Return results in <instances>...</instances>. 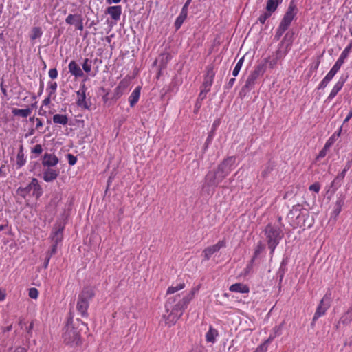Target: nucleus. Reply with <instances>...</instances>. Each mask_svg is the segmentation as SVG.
I'll return each instance as SVG.
<instances>
[{"mask_svg": "<svg viewBox=\"0 0 352 352\" xmlns=\"http://www.w3.org/2000/svg\"><path fill=\"white\" fill-rule=\"evenodd\" d=\"M82 69L85 72L89 73L91 69V60L85 58L82 64Z\"/></svg>", "mask_w": 352, "mask_h": 352, "instance_id": "e433bc0d", "label": "nucleus"}, {"mask_svg": "<svg viewBox=\"0 0 352 352\" xmlns=\"http://www.w3.org/2000/svg\"><path fill=\"white\" fill-rule=\"evenodd\" d=\"M331 80V79H330L327 76H326L323 80L320 82L319 86H318V89H324L325 88L328 83Z\"/></svg>", "mask_w": 352, "mask_h": 352, "instance_id": "79ce46f5", "label": "nucleus"}, {"mask_svg": "<svg viewBox=\"0 0 352 352\" xmlns=\"http://www.w3.org/2000/svg\"><path fill=\"white\" fill-rule=\"evenodd\" d=\"M331 144L329 142H327L324 146V148L320 151L318 158H322L327 155V151L329 148Z\"/></svg>", "mask_w": 352, "mask_h": 352, "instance_id": "ea45409f", "label": "nucleus"}, {"mask_svg": "<svg viewBox=\"0 0 352 352\" xmlns=\"http://www.w3.org/2000/svg\"><path fill=\"white\" fill-rule=\"evenodd\" d=\"M94 295V289L91 287H84L78 295L76 309L81 316L86 317L88 316L87 309L89 306V301Z\"/></svg>", "mask_w": 352, "mask_h": 352, "instance_id": "20e7f679", "label": "nucleus"}, {"mask_svg": "<svg viewBox=\"0 0 352 352\" xmlns=\"http://www.w3.org/2000/svg\"><path fill=\"white\" fill-rule=\"evenodd\" d=\"M32 192L31 182L25 187H19L16 192L21 197L25 198L28 194Z\"/></svg>", "mask_w": 352, "mask_h": 352, "instance_id": "c756f323", "label": "nucleus"}, {"mask_svg": "<svg viewBox=\"0 0 352 352\" xmlns=\"http://www.w3.org/2000/svg\"><path fill=\"white\" fill-rule=\"evenodd\" d=\"M243 61H244V57H242L237 62L236 65H235V67L232 71V75L234 76H236L239 74V73L241 70V68L243 65Z\"/></svg>", "mask_w": 352, "mask_h": 352, "instance_id": "473e14b6", "label": "nucleus"}, {"mask_svg": "<svg viewBox=\"0 0 352 352\" xmlns=\"http://www.w3.org/2000/svg\"><path fill=\"white\" fill-rule=\"evenodd\" d=\"M49 89H50V96H51L52 95H53L56 89H57V83L56 82H50V85H49Z\"/></svg>", "mask_w": 352, "mask_h": 352, "instance_id": "49530a36", "label": "nucleus"}, {"mask_svg": "<svg viewBox=\"0 0 352 352\" xmlns=\"http://www.w3.org/2000/svg\"><path fill=\"white\" fill-rule=\"evenodd\" d=\"M351 49H352V43H350L344 50L343 52H342L340 56L346 58L349 53L351 52Z\"/></svg>", "mask_w": 352, "mask_h": 352, "instance_id": "37998d69", "label": "nucleus"}, {"mask_svg": "<svg viewBox=\"0 0 352 352\" xmlns=\"http://www.w3.org/2000/svg\"><path fill=\"white\" fill-rule=\"evenodd\" d=\"M36 129H38L43 126V122L41 119L36 118Z\"/></svg>", "mask_w": 352, "mask_h": 352, "instance_id": "69168bd1", "label": "nucleus"}, {"mask_svg": "<svg viewBox=\"0 0 352 352\" xmlns=\"http://www.w3.org/2000/svg\"><path fill=\"white\" fill-rule=\"evenodd\" d=\"M42 34H43V32L40 27H34L32 28L30 38L32 40H35V39L41 37Z\"/></svg>", "mask_w": 352, "mask_h": 352, "instance_id": "2f4dec72", "label": "nucleus"}, {"mask_svg": "<svg viewBox=\"0 0 352 352\" xmlns=\"http://www.w3.org/2000/svg\"><path fill=\"white\" fill-rule=\"evenodd\" d=\"M64 228L60 225L55 226L53 228V231L50 235V239L53 244L58 245L63 240V232Z\"/></svg>", "mask_w": 352, "mask_h": 352, "instance_id": "ddd939ff", "label": "nucleus"}, {"mask_svg": "<svg viewBox=\"0 0 352 352\" xmlns=\"http://www.w3.org/2000/svg\"><path fill=\"white\" fill-rule=\"evenodd\" d=\"M65 23L69 25H74L76 30H83V18L80 14H69L65 19Z\"/></svg>", "mask_w": 352, "mask_h": 352, "instance_id": "1a4fd4ad", "label": "nucleus"}, {"mask_svg": "<svg viewBox=\"0 0 352 352\" xmlns=\"http://www.w3.org/2000/svg\"><path fill=\"white\" fill-rule=\"evenodd\" d=\"M191 1L192 0H187L182 10L188 12V8Z\"/></svg>", "mask_w": 352, "mask_h": 352, "instance_id": "13d9d810", "label": "nucleus"}, {"mask_svg": "<svg viewBox=\"0 0 352 352\" xmlns=\"http://www.w3.org/2000/svg\"><path fill=\"white\" fill-rule=\"evenodd\" d=\"M235 162V157H228L223 160L216 169L209 171L205 177L202 191L208 195L212 193L214 188L217 187L230 173Z\"/></svg>", "mask_w": 352, "mask_h": 352, "instance_id": "f03ea898", "label": "nucleus"}, {"mask_svg": "<svg viewBox=\"0 0 352 352\" xmlns=\"http://www.w3.org/2000/svg\"><path fill=\"white\" fill-rule=\"evenodd\" d=\"M264 250V246L261 244V243H260L255 251H254V256L252 257V260H251V263H253L254 259L260 254V253Z\"/></svg>", "mask_w": 352, "mask_h": 352, "instance_id": "4c0bfd02", "label": "nucleus"}, {"mask_svg": "<svg viewBox=\"0 0 352 352\" xmlns=\"http://www.w3.org/2000/svg\"><path fill=\"white\" fill-rule=\"evenodd\" d=\"M32 110L30 108L21 109H13L12 113L14 116H21L22 118H27L30 115Z\"/></svg>", "mask_w": 352, "mask_h": 352, "instance_id": "b1692460", "label": "nucleus"}, {"mask_svg": "<svg viewBox=\"0 0 352 352\" xmlns=\"http://www.w3.org/2000/svg\"><path fill=\"white\" fill-rule=\"evenodd\" d=\"M185 287V283H179V284H177L176 286H171V287H169L167 289V294L169 295V294H173L175 292H177V291L180 290V289H182Z\"/></svg>", "mask_w": 352, "mask_h": 352, "instance_id": "7c9ffc66", "label": "nucleus"}, {"mask_svg": "<svg viewBox=\"0 0 352 352\" xmlns=\"http://www.w3.org/2000/svg\"><path fill=\"white\" fill-rule=\"evenodd\" d=\"M43 148L41 144H36L32 149V152L36 154H41Z\"/></svg>", "mask_w": 352, "mask_h": 352, "instance_id": "5fc2aeb1", "label": "nucleus"}, {"mask_svg": "<svg viewBox=\"0 0 352 352\" xmlns=\"http://www.w3.org/2000/svg\"><path fill=\"white\" fill-rule=\"evenodd\" d=\"M218 336V331L212 328V327H210L208 331L206 333V339L208 342L214 343L216 340V337Z\"/></svg>", "mask_w": 352, "mask_h": 352, "instance_id": "393cba45", "label": "nucleus"}, {"mask_svg": "<svg viewBox=\"0 0 352 352\" xmlns=\"http://www.w3.org/2000/svg\"><path fill=\"white\" fill-rule=\"evenodd\" d=\"M79 325L87 328V324L80 320H77L76 323L68 322L63 334V342L66 344L76 346L81 344L80 332L77 330Z\"/></svg>", "mask_w": 352, "mask_h": 352, "instance_id": "7ed1b4c3", "label": "nucleus"}, {"mask_svg": "<svg viewBox=\"0 0 352 352\" xmlns=\"http://www.w3.org/2000/svg\"><path fill=\"white\" fill-rule=\"evenodd\" d=\"M32 195L38 199L43 194V190L36 178H32L31 181Z\"/></svg>", "mask_w": 352, "mask_h": 352, "instance_id": "dca6fc26", "label": "nucleus"}, {"mask_svg": "<svg viewBox=\"0 0 352 352\" xmlns=\"http://www.w3.org/2000/svg\"><path fill=\"white\" fill-rule=\"evenodd\" d=\"M50 95L48 96V97H47L46 98L44 99V100L43 101V105H48L50 103Z\"/></svg>", "mask_w": 352, "mask_h": 352, "instance_id": "338daca9", "label": "nucleus"}, {"mask_svg": "<svg viewBox=\"0 0 352 352\" xmlns=\"http://www.w3.org/2000/svg\"><path fill=\"white\" fill-rule=\"evenodd\" d=\"M340 67H341L340 65L335 63L334 65L333 66V67L331 69V70L336 74L339 71Z\"/></svg>", "mask_w": 352, "mask_h": 352, "instance_id": "bf43d9fd", "label": "nucleus"}, {"mask_svg": "<svg viewBox=\"0 0 352 352\" xmlns=\"http://www.w3.org/2000/svg\"><path fill=\"white\" fill-rule=\"evenodd\" d=\"M344 82H345V80L344 79H340L336 83V85H334V87H333L328 98L329 99H332L341 90V89L342 88L344 84Z\"/></svg>", "mask_w": 352, "mask_h": 352, "instance_id": "4be33fe9", "label": "nucleus"}, {"mask_svg": "<svg viewBox=\"0 0 352 352\" xmlns=\"http://www.w3.org/2000/svg\"><path fill=\"white\" fill-rule=\"evenodd\" d=\"M25 163V159L24 157L23 147V145H21L16 157V165L19 168H21Z\"/></svg>", "mask_w": 352, "mask_h": 352, "instance_id": "cd10ccee", "label": "nucleus"}, {"mask_svg": "<svg viewBox=\"0 0 352 352\" xmlns=\"http://www.w3.org/2000/svg\"><path fill=\"white\" fill-rule=\"evenodd\" d=\"M265 235L267 240L268 248L271 250V254L274 252L276 247L283 236L282 230L278 227L268 225L265 228Z\"/></svg>", "mask_w": 352, "mask_h": 352, "instance_id": "39448f33", "label": "nucleus"}, {"mask_svg": "<svg viewBox=\"0 0 352 352\" xmlns=\"http://www.w3.org/2000/svg\"><path fill=\"white\" fill-rule=\"evenodd\" d=\"M14 352H28V351L24 347L19 346L16 348Z\"/></svg>", "mask_w": 352, "mask_h": 352, "instance_id": "0e129e2a", "label": "nucleus"}, {"mask_svg": "<svg viewBox=\"0 0 352 352\" xmlns=\"http://www.w3.org/2000/svg\"><path fill=\"white\" fill-rule=\"evenodd\" d=\"M0 87H1V90L3 93V94L6 96H7V91H6V89L3 86V81L1 82V85H0Z\"/></svg>", "mask_w": 352, "mask_h": 352, "instance_id": "e2e57ef3", "label": "nucleus"}, {"mask_svg": "<svg viewBox=\"0 0 352 352\" xmlns=\"http://www.w3.org/2000/svg\"><path fill=\"white\" fill-rule=\"evenodd\" d=\"M287 29L280 25L278 26V29L276 30V34L274 35V40L278 41L283 33L287 30Z\"/></svg>", "mask_w": 352, "mask_h": 352, "instance_id": "f704fd0d", "label": "nucleus"}, {"mask_svg": "<svg viewBox=\"0 0 352 352\" xmlns=\"http://www.w3.org/2000/svg\"><path fill=\"white\" fill-rule=\"evenodd\" d=\"M140 87H136L129 96V100L131 107H133L138 102L140 96Z\"/></svg>", "mask_w": 352, "mask_h": 352, "instance_id": "412c9836", "label": "nucleus"}, {"mask_svg": "<svg viewBox=\"0 0 352 352\" xmlns=\"http://www.w3.org/2000/svg\"><path fill=\"white\" fill-rule=\"evenodd\" d=\"M267 349V346L266 345V343H263L256 348L254 352H265Z\"/></svg>", "mask_w": 352, "mask_h": 352, "instance_id": "603ef678", "label": "nucleus"}, {"mask_svg": "<svg viewBox=\"0 0 352 352\" xmlns=\"http://www.w3.org/2000/svg\"><path fill=\"white\" fill-rule=\"evenodd\" d=\"M68 68L69 72L76 77H82L84 75L82 70L74 60L69 63Z\"/></svg>", "mask_w": 352, "mask_h": 352, "instance_id": "a211bd4d", "label": "nucleus"}, {"mask_svg": "<svg viewBox=\"0 0 352 352\" xmlns=\"http://www.w3.org/2000/svg\"><path fill=\"white\" fill-rule=\"evenodd\" d=\"M38 295V292L36 288L32 287L29 289V296L31 298L36 299Z\"/></svg>", "mask_w": 352, "mask_h": 352, "instance_id": "c03bdc74", "label": "nucleus"}, {"mask_svg": "<svg viewBox=\"0 0 352 352\" xmlns=\"http://www.w3.org/2000/svg\"><path fill=\"white\" fill-rule=\"evenodd\" d=\"M309 189L311 191H314L315 192H318L320 191V185L319 184V183L316 182V183L311 184L309 187Z\"/></svg>", "mask_w": 352, "mask_h": 352, "instance_id": "de8ad7c7", "label": "nucleus"}, {"mask_svg": "<svg viewBox=\"0 0 352 352\" xmlns=\"http://www.w3.org/2000/svg\"><path fill=\"white\" fill-rule=\"evenodd\" d=\"M344 60H345L344 58L340 56L339 58L337 60L336 63L341 67L342 65V64L344 63Z\"/></svg>", "mask_w": 352, "mask_h": 352, "instance_id": "052dcab7", "label": "nucleus"}, {"mask_svg": "<svg viewBox=\"0 0 352 352\" xmlns=\"http://www.w3.org/2000/svg\"><path fill=\"white\" fill-rule=\"evenodd\" d=\"M234 82H235L234 78H232L231 79H230L228 83L226 85V88L230 89L233 86Z\"/></svg>", "mask_w": 352, "mask_h": 352, "instance_id": "4d7b16f0", "label": "nucleus"}, {"mask_svg": "<svg viewBox=\"0 0 352 352\" xmlns=\"http://www.w3.org/2000/svg\"><path fill=\"white\" fill-rule=\"evenodd\" d=\"M300 211V205L293 206L292 209L289 211V215L298 214Z\"/></svg>", "mask_w": 352, "mask_h": 352, "instance_id": "8fccbe9b", "label": "nucleus"}, {"mask_svg": "<svg viewBox=\"0 0 352 352\" xmlns=\"http://www.w3.org/2000/svg\"><path fill=\"white\" fill-rule=\"evenodd\" d=\"M53 122L54 124H60L62 125H66L68 123V118L66 115L63 114H55L53 116Z\"/></svg>", "mask_w": 352, "mask_h": 352, "instance_id": "a878e982", "label": "nucleus"}, {"mask_svg": "<svg viewBox=\"0 0 352 352\" xmlns=\"http://www.w3.org/2000/svg\"><path fill=\"white\" fill-rule=\"evenodd\" d=\"M58 163V157L52 154L45 153L43 156L42 164L44 166H54Z\"/></svg>", "mask_w": 352, "mask_h": 352, "instance_id": "2eb2a0df", "label": "nucleus"}, {"mask_svg": "<svg viewBox=\"0 0 352 352\" xmlns=\"http://www.w3.org/2000/svg\"><path fill=\"white\" fill-rule=\"evenodd\" d=\"M198 288H193L186 296L181 298L179 295L169 296L165 304L166 314L163 315L165 323L168 327L174 325L183 315L184 310L194 298Z\"/></svg>", "mask_w": 352, "mask_h": 352, "instance_id": "f257e3e1", "label": "nucleus"}, {"mask_svg": "<svg viewBox=\"0 0 352 352\" xmlns=\"http://www.w3.org/2000/svg\"><path fill=\"white\" fill-rule=\"evenodd\" d=\"M106 13L109 14L112 19L117 21L120 19L122 8L120 6L108 7L106 10Z\"/></svg>", "mask_w": 352, "mask_h": 352, "instance_id": "4468645a", "label": "nucleus"}, {"mask_svg": "<svg viewBox=\"0 0 352 352\" xmlns=\"http://www.w3.org/2000/svg\"><path fill=\"white\" fill-rule=\"evenodd\" d=\"M50 258H51V257L46 256L45 261H44V263H43L44 268L46 269L47 267Z\"/></svg>", "mask_w": 352, "mask_h": 352, "instance_id": "680f3d73", "label": "nucleus"}, {"mask_svg": "<svg viewBox=\"0 0 352 352\" xmlns=\"http://www.w3.org/2000/svg\"><path fill=\"white\" fill-rule=\"evenodd\" d=\"M67 159H68V163L71 166L74 165L76 163V162H77L76 157L73 155H72V154H68L67 155Z\"/></svg>", "mask_w": 352, "mask_h": 352, "instance_id": "09e8293b", "label": "nucleus"}, {"mask_svg": "<svg viewBox=\"0 0 352 352\" xmlns=\"http://www.w3.org/2000/svg\"><path fill=\"white\" fill-rule=\"evenodd\" d=\"M230 291L239 292V293H248L250 291L249 287L245 284L237 283L232 285L230 288Z\"/></svg>", "mask_w": 352, "mask_h": 352, "instance_id": "aec40b11", "label": "nucleus"}, {"mask_svg": "<svg viewBox=\"0 0 352 352\" xmlns=\"http://www.w3.org/2000/svg\"><path fill=\"white\" fill-rule=\"evenodd\" d=\"M160 58L162 63H166L170 59V56L168 54H163L160 55Z\"/></svg>", "mask_w": 352, "mask_h": 352, "instance_id": "864d4df0", "label": "nucleus"}, {"mask_svg": "<svg viewBox=\"0 0 352 352\" xmlns=\"http://www.w3.org/2000/svg\"><path fill=\"white\" fill-rule=\"evenodd\" d=\"M293 41H294V32H288L285 34V35L284 36L283 40L281 41V42L279 45L289 50L292 45Z\"/></svg>", "mask_w": 352, "mask_h": 352, "instance_id": "f3484780", "label": "nucleus"}, {"mask_svg": "<svg viewBox=\"0 0 352 352\" xmlns=\"http://www.w3.org/2000/svg\"><path fill=\"white\" fill-rule=\"evenodd\" d=\"M296 6H294L293 3H290L287 12L281 20L280 25L288 29L296 14Z\"/></svg>", "mask_w": 352, "mask_h": 352, "instance_id": "6e6552de", "label": "nucleus"}, {"mask_svg": "<svg viewBox=\"0 0 352 352\" xmlns=\"http://www.w3.org/2000/svg\"><path fill=\"white\" fill-rule=\"evenodd\" d=\"M289 50L282 47L281 45H278V48L276 52L274 60H273V64H276L278 60H281L285 57V56L287 54Z\"/></svg>", "mask_w": 352, "mask_h": 352, "instance_id": "5701e85b", "label": "nucleus"}, {"mask_svg": "<svg viewBox=\"0 0 352 352\" xmlns=\"http://www.w3.org/2000/svg\"><path fill=\"white\" fill-rule=\"evenodd\" d=\"M342 320L344 324H349L352 320V307L342 317Z\"/></svg>", "mask_w": 352, "mask_h": 352, "instance_id": "72a5a7b5", "label": "nucleus"}, {"mask_svg": "<svg viewBox=\"0 0 352 352\" xmlns=\"http://www.w3.org/2000/svg\"><path fill=\"white\" fill-rule=\"evenodd\" d=\"M331 305V294H326L320 302L318 306L315 314L313 318L311 324L322 316L324 315L326 311L330 307Z\"/></svg>", "mask_w": 352, "mask_h": 352, "instance_id": "0eeeda50", "label": "nucleus"}, {"mask_svg": "<svg viewBox=\"0 0 352 352\" xmlns=\"http://www.w3.org/2000/svg\"><path fill=\"white\" fill-rule=\"evenodd\" d=\"M188 12L182 10L179 15L176 19L175 22V27L176 30H178L182 26V23L187 17Z\"/></svg>", "mask_w": 352, "mask_h": 352, "instance_id": "bb28decb", "label": "nucleus"}, {"mask_svg": "<svg viewBox=\"0 0 352 352\" xmlns=\"http://www.w3.org/2000/svg\"><path fill=\"white\" fill-rule=\"evenodd\" d=\"M343 205H344V201L342 199H339L336 201V208H335V211H334L336 214H338L340 212Z\"/></svg>", "mask_w": 352, "mask_h": 352, "instance_id": "a19ab883", "label": "nucleus"}, {"mask_svg": "<svg viewBox=\"0 0 352 352\" xmlns=\"http://www.w3.org/2000/svg\"><path fill=\"white\" fill-rule=\"evenodd\" d=\"M273 170V165L269 162L267 163L263 170H262L261 172V175L263 177H265L268 175V174Z\"/></svg>", "mask_w": 352, "mask_h": 352, "instance_id": "c9c22d12", "label": "nucleus"}, {"mask_svg": "<svg viewBox=\"0 0 352 352\" xmlns=\"http://www.w3.org/2000/svg\"><path fill=\"white\" fill-rule=\"evenodd\" d=\"M347 171L346 168H344L341 173L338 175V177L343 179L345 177L346 173Z\"/></svg>", "mask_w": 352, "mask_h": 352, "instance_id": "774afa93", "label": "nucleus"}, {"mask_svg": "<svg viewBox=\"0 0 352 352\" xmlns=\"http://www.w3.org/2000/svg\"><path fill=\"white\" fill-rule=\"evenodd\" d=\"M49 76L52 79L56 78L58 76V71L56 68L50 69L49 71Z\"/></svg>", "mask_w": 352, "mask_h": 352, "instance_id": "3c124183", "label": "nucleus"}, {"mask_svg": "<svg viewBox=\"0 0 352 352\" xmlns=\"http://www.w3.org/2000/svg\"><path fill=\"white\" fill-rule=\"evenodd\" d=\"M214 76V72L213 70L212 66L207 67V74L205 76L204 81L202 85V89L205 90V91H209L210 86L212 84L213 78Z\"/></svg>", "mask_w": 352, "mask_h": 352, "instance_id": "f8f14e48", "label": "nucleus"}, {"mask_svg": "<svg viewBox=\"0 0 352 352\" xmlns=\"http://www.w3.org/2000/svg\"><path fill=\"white\" fill-rule=\"evenodd\" d=\"M57 245L56 244L52 245L51 248L49 249V250L46 252V256L49 257H52L53 255L56 254L57 252Z\"/></svg>", "mask_w": 352, "mask_h": 352, "instance_id": "58836bf2", "label": "nucleus"}, {"mask_svg": "<svg viewBox=\"0 0 352 352\" xmlns=\"http://www.w3.org/2000/svg\"><path fill=\"white\" fill-rule=\"evenodd\" d=\"M265 71V65L258 64L248 76L243 89H251L256 83L257 78L262 76Z\"/></svg>", "mask_w": 352, "mask_h": 352, "instance_id": "423d86ee", "label": "nucleus"}, {"mask_svg": "<svg viewBox=\"0 0 352 352\" xmlns=\"http://www.w3.org/2000/svg\"><path fill=\"white\" fill-rule=\"evenodd\" d=\"M279 3V0H268L266 5L267 12L270 13L274 12L276 10Z\"/></svg>", "mask_w": 352, "mask_h": 352, "instance_id": "c85d7f7f", "label": "nucleus"}, {"mask_svg": "<svg viewBox=\"0 0 352 352\" xmlns=\"http://www.w3.org/2000/svg\"><path fill=\"white\" fill-rule=\"evenodd\" d=\"M86 91L87 87H85V85L83 84L80 85V89L76 93L78 97L76 104L80 107L89 109L90 105L88 104L87 102L86 101Z\"/></svg>", "mask_w": 352, "mask_h": 352, "instance_id": "9b49d317", "label": "nucleus"}, {"mask_svg": "<svg viewBox=\"0 0 352 352\" xmlns=\"http://www.w3.org/2000/svg\"><path fill=\"white\" fill-rule=\"evenodd\" d=\"M271 16V13L268 12H266L265 13H263V14H261L259 18H258V21H260L261 23L262 24H264L265 22L266 21V20Z\"/></svg>", "mask_w": 352, "mask_h": 352, "instance_id": "a18cd8bd", "label": "nucleus"}, {"mask_svg": "<svg viewBox=\"0 0 352 352\" xmlns=\"http://www.w3.org/2000/svg\"><path fill=\"white\" fill-rule=\"evenodd\" d=\"M208 91H205V90L204 89H201V92L198 96V98H197V101H199V102H201L205 99L206 96V94L208 93Z\"/></svg>", "mask_w": 352, "mask_h": 352, "instance_id": "6e6d98bb", "label": "nucleus"}, {"mask_svg": "<svg viewBox=\"0 0 352 352\" xmlns=\"http://www.w3.org/2000/svg\"><path fill=\"white\" fill-rule=\"evenodd\" d=\"M226 247V241H219L217 244L206 248L203 251L205 261H208L212 254L219 251L222 248Z\"/></svg>", "mask_w": 352, "mask_h": 352, "instance_id": "9d476101", "label": "nucleus"}, {"mask_svg": "<svg viewBox=\"0 0 352 352\" xmlns=\"http://www.w3.org/2000/svg\"><path fill=\"white\" fill-rule=\"evenodd\" d=\"M58 175V172L57 170L47 168L43 172V179L47 182H50L54 181L57 178Z\"/></svg>", "mask_w": 352, "mask_h": 352, "instance_id": "6ab92c4d", "label": "nucleus"}]
</instances>
